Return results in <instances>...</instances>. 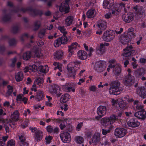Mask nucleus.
I'll list each match as a JSON object with an SVG mask.
<instances>
[{
	"label": "nucleus",
	"mask_w": 146,
	"mask_h": 146,
	"mask_svg": "<svg viewBox=\"0 0 146 146\" xmlns=\"http://www.w3.org/2000/svg\"><path fill=\"white\" fill-rule=\"evenodd\" d=\"M127 124L130 127H135L139 126L140 125V123L133 118L128 121Z\"/></svg>",
	"instance_id": "obj_18"
},
{
	"label": "nucleus",
	"mask_w": 146,
	"mask_h": 146,
	"mask_svg": "<svg viewBox=\"0 0 146 146\" xmlns=\"http://www.w3.org/2000/svg\"><path fill=\"white\" fill-rule=\"evenodd\" d=\"M121 9L119 8H117L113 9L112 11V14L114 15H117L121 11Z\"/></svg>",
	"instance_id": "obj_53"
},
{
	"label": "nucleus",
	"mask_w": 146,
	"mask_h": 146,
	"mask_svg": "<svg viewBox=\"0 0 146 146\" xmlns=\"http://www.w3.org/2000/svg\"><path fill=\"white\" fill-rule=\"evenodd\" d=\"M127 133V131L125 128H116L114 135L117 138L123 137Z\"/></svg>",
	"instance_id": "obj_4"
},
{
	"label": "nucleus",
	"mask_w": 146,
	"mask_h": 146,
	"mask_svg": "<svg viewBox=\"0 0 146 146\" xmlns=\"http://www.w3.org/2000/svg\"><path fill=\"white\" fill-rule=\"evenodd\" d=\"M84 139L81 136L76 137L75 138L76 142L78 144H81L83 142Z\"/></svg>",
	"instance_id": "obj_43"
},
{
	"label": "nucleus",
	"mask_w": 146,
	"mask_h": 146,
	"mask_svg": "<svg viewBox=\"0 0 146 146\" xmlns=\"http://www.w3.org/2000/svg\"><path fill=\"white\" fill-rule=\"evenodd\" d=\"M126 35L129 38L130 41L133 38L135 37L136 36L134 32L127 33Z\"/></svg>",
	"instance_id": "obj_54"
},
{
	"label": "nucleus",
	"mask_w": 146,
	"mask_h": 146,
	"mask_svg": "<svg viewBox=\"0 0 146 146\" xmlns=\"http://www.w3.org/2000/svg\"><path fill=\"white\" fill-rule=\"evenodd\" d=\"M42 56V54L41 53V50L40 49H38L35 52V56L40 57Z\"/></svg>",
	"instance_id": "obj_46"
},
{
	"label": "nucleus",
	"mask_w": 146,
	"mask_h": 146,
	"mask_svg": "<svg viewBox=\"0 0 146 146\" xmlns=\"http://www.w3.org/2000/svg\"><path fill=\"white\" fill-rule=\"evenodd\" d=\"M23 97L22 95L20 94L17 96L16 100L18 101H21V100Z\"/></svg>",
	"instance_id": "obj_63"
},
{
	"label": "nucleus",
	"mask_w": 146,
	"mask_h": 146,
	"mask_svg": "<svg viewBox=\"0 0 146 146\" xmlns=\"http://www.w3.org/2000/svg\"><path fill=\"white\" fill-rule=\"evenodd\" d=\"M123 20L126 23H130L133 19V15L132 14H128L126 15L123 16Z\"/></svg>",
	"instance_id": "obj_19"
},
{
	"label": "nucleus",
	"mask_w": 146,
	"mask_h": 146,
	"mask_svg": "<svg viewBox=\"0 0 146 146\" xmlns=\"http://www.w3.org/2000/svg\"><path fill=\"white\" fill-rule=\"evenodd\" d=\"M37 69L36 66L35 65L30 66L29 67H26L24 69V71L25 73L29 72L30 73L35 72Z\"/></svg>",
	"instance_id": "obj_22"
},
{
	"label": "nucleus",
	"mask_w": 146,
	"mask_h": 146,
	"mask_svg": "<svg viewBox=\"0 0 146 146\" xmlns=\"http://www.w3.org/2000/svg\"><path fill=\"white\" fill-rule=\"evenodd\" d=\"M104 45L103 43L101 44L97 50V53L99 54H102L104 52Z\"/></svg>",
	"instance_id": "obj_40"
},
{
	"label": "nucleus",
	"mask_w": 146,
	"mask_h": 146,
	"mask_svg": "<svg viewBox=\"0 0 146 146\" xmlns=\"http://www.w3.org/2000/svg\"><path fill=\"white\" fill-rule=\"evenodd\" d=\"M133 47L132 46H129L123 49L124 52L123 54V56L125 57H129L132 55V54L134 53L135 51L132 50Z\"/></svg>",
	"instance_id": "obj_9"
},
{
	"label": "nucleus",
	"mask_w": 146,
	"mask_h": 146,
	"mask_svg": "<svg viewBox=\"0 0 146 146\" xmlns=\"http://www.w3.org/2000/svg\"><path fill=\"white\" fill-rule=\"evenodd\" d=\"M113 0H104L103 6L105 8L109 9L113 5Z\"/></svg>",
	"instance_id": "obj_23"
},
{
	"label": "nucleus",
	"mask_w": 146,
	"mask_h": 146,
	"mask_svg": "<svg viewBox=\"0 0 146 146\" xmlns=\"http://www.w3.org/2000/svg\"><path fill=\"white\" fill-rule=\"evenodd\" d=\"M8 90L6 95H10L13 91V88L12 86L9 85L7 86Z\"/></svg>",
	"instance_id": "obj_52"
},
{
	"label": "nucleus",
	"mask_w": 146,
	"mask_h": 146,
	"mask_svg": "<svg viewBox=\"0 0 146 146\" xmlns=\"http://www.w3.org/2000/svg\"><path fill=\"white\" fill-rule=\"evenodd\" d=\"M96 12L95 10H90L87 13V17L88 18L94 17L96 15Z\"/></svg>",
	"instance_id": "obj_32"
},
{
	"label": "nucleus",
	"mask_w": 146,
	"mask_h": 146,
	"mask_svg": "<svg viewBox=\"0 0 146 146\" xmlns=\"http://www.w3.org/2000/svg\"><path fill=\"white\" fill-rule=\"evenodd\" d=\"M79 92V94L82 96L84 95L85 94V90L83 89L82 88H80V89Z\"/></svg>",
	"instance_id": "obj_64"
},
{
	"label": "nucleus",
	"mask_w": 146,
	"mask_h": 146,
	"mask_svg": "<svg viewBox=\"0 0 146 146\" xmlns=\"http://www.w3.org/2000/svg\"><path fill=\"white\" fill-rule=\"evenodd\" d=\"M70 119L68 118L64 120V121H62L60 124V128H64L65 127H68L67 125L69 124V121Z\"/></svg>",
	"instance_id": "obj_36"
},
{
	"label": "nucleus",
	"mask_w": 146,
	"mask_h": 146,
	"mask_svg": "<svg viewBox=\"0 0 146 146\" xmlns=\"http://www.w3.org/2000/svg\"><path fill=\"white\" fill-rule=\"evenodd\" d=\"M70 98V96L69 94H65L61 96L60 101L61 103H64L68 101Z\"/></svg>",
	"instance_id": "obj_26"
},
{
	"label": "nucleus",
	"mask_w": 146,
	"mask_h": 146,
	"mask_svg": "<svg viewBox=\"0 0 146 146\" xmlns=\"http://www.w3.org/2000/svg\"><path fill=\"white\" fill-rule=\"evenodd\" d=\"M120 40L121 42L123 44H127L130 41L127 35L124 34L120 36Z\"/></svg>",
	"instance_id": "obj_24"
},
{
	"label": "nucleus",
	"mask_w": 146,
	"mask_h": 146,
	"mask_svg": "<svg viewBox=\"0 0 146 146\" xmlns=\"http://www.w3.org/2000/svg\"><path fill=\"white\" fill-rule=\"evenodd\" d=\"M134 107L137 109L141 111H143L144 110L143 105H141L138 101H135L134 102Z\"/></svg>",
	"instance_id": "obj_35"
},
{
	"label": "nucleus",
	"mask_w": 146,
	"mask_h": 146,
	"mask_svg": "<svg viewBox=\"0 0 146 146\" xmlns=\"http://www.w3.org/2000/svg\"><path fill=\"white\" fill-rule=\"evenodd\" d=\"M60 137L64 143H69L71 141L70 135L68 132L64 131L61 133L60 135Z\"/></svg>",
	"instance_id": "obj_6"
},
{
	"label": "nucleus",
	"mask_w": 146,
	"mask_h": 146,
	"mask_svg": "<svg viewBox=\"0 0 146 146\" xmlns=\"http://www.w3.org/2000/svg\"><path fill=\"white\" fill-rule=\"evenodd\" d=\"M19 115L18 111L17 110L15 111L11 114V119L13 121H17L19 119Z\"/></svg>",
	"instance_id": "obj_27"
},
{
	"label": "nucleus",
	"mask_w": 146,
	"mask_h": 146,
	"mask_svg": "<svg viewBox=\"0 0 146 146\" xmlns=\"http://www.w3.org/2000/svg\"><path fill=\"white\" fill-rule=\"evenodd\" d=\"M77 55L80 59L82 60L86 59L88 56L87 53L83 50H79L77 52Z\"/></svg>",
	"instance_id": "obj_16"
},
{
	"label": "nucleus",
	"mask_w": 146,
	"mask_h": 146,
	"mask_svg": "<svg viewBox=\"0 0 146 146\" xmlns=\"http://www.w3.org/2000/svg\"><path fill=\"white\" fill-rule=\"evenodd\" d=\"M67 70L69 73H73V74L72 76L73 79L75 78V72L76 71V66L75 63L71 62L69 63L67 66Z\"/></svg>",
	"instance_id": "obj_7"
},
{
	"label": "nucleus",
	"mask_w": 146,
	"mask_h": 146,
	"mask_svg": "<svg viewBox=\"0 0 146 146\" xmlns=\"http://www.w3.org/2000/svg\"><path fill=\"white\" fill-rule=\"evenodd\" d=\"M16 41L15 39H12L10 40L9 42V44L11 46H13L15 44Z\"/></svg>",
	"instance_id": "obj_62"
},
{
	"label": "nucleus",
	"mask_w": 146,
	"mask_h": 146,
	"mask_svg": "<svg viewBox=\"0 0 146 146\" xmlns=\"http://www.w3.org/2000/svg\"><path fill=\"white\" fill-rule=\"evenodd\" d=\"M40 22L39 21H36L34 24V30H36L38 29L40 27Z\"/></svg>",
	"instance_id": "obj_45"
},
{
	"label": "nucleus",
	"mask_w": 146,
	"mask_h": 146,
	"mask_svg": "<svg viewBox=\"0 0 146 146\" xmlns=\"http://www.w3.org/2000/svg\"><path fill=\"white\" fill-rule=\"evenodd\" d=\"M58 28L61 32L63 33V35L67 34V32L66 31V29L64 26H59Z\"/></svg>",
	"instance_id": "obj_44"
},
{
	"label": "nucleus",
	"mask_w": 146,
	"mask_h": 146,
	"mask_svg": "<svg viewBox=\"0 0 146 146\" xmlns=\"http://www.w3.org/2000/svg\"><path fill=\"white\" fill-rule=\"evenodd\" d=\"M112 14L110 12H108L105 15V17L106 19H109L112 17Z\"/></svg>",
	"instance_id": "obj_61"
},
{
	"label": "nucleus",
	"mask_w": 146,
	"mask_h": 146,
	"mask_svg": "<svg viewBox=\"0 0 146 146\" xmlns=\"http://www.w3.org/2000/svg\"><path fill=\"white\" fill-rule=\"evenodd\" d=\"M45 31L44 30H41L40 32L38 34L40 38H42L45 34Z\"/></svg>",
	"instance_id": "obj_59"
},
{
	"label": "nucleus",
	"mask_w": 146,
	"mask_h": 146,
	"mask_svg": "<svg viewBox=\"0 0 146 146\" xmlns=\"http://www.w3.org/2000/svg\"><path fill=\"white\" fill-rule=\"evenodd\" d=\"M16 61V59L15 58H14L11 60V63L10 64L11 67H13L15 66Z\"/></svg>",
	"instance_id": "obj_60"
},
{
	"label": "nucleus",
	"mask_w": 146,
	"mask_h": 146,
	"mask_svg": "<svg viewBox=\"0 0 146 146\" xmlns=\"http://www.w3.org/2000/svg\"><path fill=\"white\" fill-rule=\"evenodd\" d=\"M52 136L49 135L47 136L45 138V139L46 140V143L47 144H50L51 142V140L52 139Z\"/></svg>",
	"instance_id": "obj_55"
},
{
	"label": "nucleus",
	"mask_w": 146,
	"mask_h": 146,
	"mask_svg": "<svg viewBox=\"0 0 146 146\" xmlns=\"http://www.w3.org/2000/svg\"><path fill=\"white\" fill-rule=\"evenodd\" d=\"M92 31L91 29H88L83 32V34L87 37L89 36L91 34Z\"/></svg>",
	"instance_id": "obj_50"
},
{
	"label": "nucleus",
	"mask_w": 146,
	"mask_h": 146,
	"mask_svg": "<svg viewBox=\"0 0 146 146\" xmlns=\"http://www.w3.org/2000/svg\"><path fill=\"white\" fill-rule=\"evenodd\" d=\"M100 140V132H96L92 137V142L94 145H96L99 143Z\"/></svg>",
	"instance_id": "obj_12"
},
{
	"label": "nucleus",
	"mask_w": 146,
	"mask_h": 146,
	"mask_svg": "<svg viewBox=\"0 0 146 146\" xmlns=\"http://www.w3.org/2000/svg\"><path fill=\"white\" fill-rule=\"evenodd\" d=\"M97 87L95 85L90 86L89 87V90L93 92H95L96 91Z\"/></svg>",
	"instance_id": "obj_57"
},
{
	"label": "nucleus",
	"mask_w": 146,
	"mask_h": 146,
	"mask_svg": "<svg viewBox=\"0 0 146 146\" xmlns=\"http://www.w3.org/2000/svg\"><path fill=\"white\" fill-rule=\"evenodd\" d=\"M69 0H66L64 3H62L60 6L59 10L61 12L66 13L69 11L68 2Z\"/></svg>",
	"instance_id": "obj_8"
},
{
	"label": "nucleus",
	"mask_w": 146,
	"mask_h": 146,
	"mask_svg": "<svg viewBox=\"0 0 146 146\" xmlns=\"http://www.w3.org/2000/svg\"><path fill=\"white\" fill-rule=\"evenodd\" d=\"M49 92L52 95H56L59 97L61 94L60 93V90L58 86L56 85H53L49 88Z\"/></svg>",
	"instance_id": "obj_5"
},
{
	"label": "nucleus",
	"mask_w": 146,
	"mask_h": 146,
	"mask_svg": "<svg viewBox=\"0 0 146 146\" xmlns=\"http://www.w3.org/2000/svg\"><path fill=\"white\" fill-rule=\"evenodd\" d=\"M119 104L120 108L122 109H125L127 108V105L123 101H120Z\"/></svg>",
	"instance_id": "obj_47"
},
{
	"label": "nucleus",
	"mask_w": 146,
	"mask_h": 146,
	"mask_svg": "<svg viewBox=\"0 0 146 146\" xmlns=\"http://www.w3.org/2000/svg\"><path fill=\"white\" fill-rule=\"evenodd\" d=\"M107 111L106 107L105 106H100L97 108V113L100 117H102L105 115Z\"/></svg>",
	"instance_id": "obj_11"
},
{
	"label": "nucleus",
	"mask_w": 146,
	"mask_h": 146,
	"mask_svg": "<svg viewBox=\"0 0 146 146\" xmlns=\"http://www.w3.org/2000/svg\"><path fill=\"white\" fill-rule=\"evenodd\" d=\"M15 78L17 82H20L22 80L23 78V75L22 72H20L15 75Z\"/></svg>",
	"instance_id": "obj_33"
},
{
	"label": "nucleus",
	"mask_w": 146,
	"mask_h": 146,
	"mask_svg": "<svg viewBox=\"0 0 146 146\" xmlns=\"http://www.w3.org/2000/svg\"><path fill=\"white\" fill-rule=\"evenodd\" d=\"M62 44H66L68 41L67 37L65 35H64L60 38H59Z\"/></svg>",
	"instance_id": "obj_41"
},
{
	"label": "nucleus",
	"mask_w": 146,
	"mask_h": 146,
	"mask_svg": "<svg viewBox=\"0 0 146 146\" xmlns=\"http://www.w3.org/2000/svg\"><path fill=\"white\" fill-rule=\"evenodd\" d=\"M62 44L59 38H57L54 41V45L55 47H57Z\"/></svg>",
	"instance_id": "obj_49"
},
{
	"label": "nucleus",
	"mask_w": 146,
	"mask_h": 146,
	"mask_svg": "<svg viewBox=\"0 0 146 146\" xmlns=\"http://www.w3.org/2000/svg\"><path fill=\"white\" fill-rule=\"evenodd\" d=\"M120 83L117 80L112 82L110 84L111 87L109 89L110 94L117 95L119 94L122 89L120 87Z\"/></svg>",
	"instance_id": "obj_1"
},
{
	"label": "nucleus",
	"mask_w": 146,
	"mask_h": 146,
	"mask_svg": "<svg viewBox=\"0 0 146 146\" xmlns=\"http://www.w3.org/2000/svg\"><path fill=\"white\" fill-rule=\"evenodd\" d=\"M105 62H102L101 61L96 62L95 64V67L96 70L100 72H102L105 69Z\"/></svg>",
	"instance_id": "obj_14"
},
{
	"label": "nucleus",
	"mask_w": 146,
	"mask_h": 146,
	"mask_svg": "<svg viewBox=\"0 0 146 146\" xmlns=\"http://www.w3.org/2000/svg\"><path fill=\"white\" fill-rule=\"evenodd\" d=\"M44 93L42 91H39L36 94L35 97L37 101L42 100L43 98Z\"/></svg>",
	"instance_id": "obj_34"
},
{
	"label": "nucleus",
	"mask_w": 146,
	"mask_h": 146,
	"mask_svg": "<svg viewBox=\"0 0 146 146\" xmlns=\"http://www.w3.org/2000/svg\"><path fill=\"white\" fill-rule=\"evenodd\" d=\"M53 65L56 67H55L54 68V70H55L56 69H59V70L62 72V65L59 63H57V62H54Z\"/></svg>",
	"instance_id": "obj_42"
},
{
	"label": "nucleus",
	"mask_w": 146,
	"mask_h": 146,
	"mask_svg": "<svg viewBox=\"0 0 146 146\" xmlns=\"http://www.w3.org/2000/svg\"><path fill=\"white\" fill-rule=\"evenodd\" d=\"M115 36V33L112 31L109 30L104 33L103 38L105 41H110L114 39Z\"/></svg>",
	"instance_id": "obj_3"
},
{
	"label": "nucleus",
	"mask_w": 146,
	"mask_h": 146,
	"mask_svg": "<svg viewBox=\"0 0 146 146\" xmlns=\"http://www.w3.org/2000/svg\"><path fill=\"white\" fill-rule=\"evenodd\" d=\"M146 71L143 68H140L134 72V74L137 76L143 75L145 73Z\"/></svg>",
	"instance_id": "obj_28"
},
{
	"label": "nucleus",
	"mask_w": 146,
	"mask_h": 146,
	"mask_svg": "<svg viewBox=\"0 0 146 146\" xmlns=\"http://www.w3.org/2000/svg\"><path fill=\"white\" fill-rule=\"evenodd\" d=\"M31 53L30 51H27L24 53L23 56V58L25 60H27L31 58Z\"/></svg>",
	"instance_id": "obj_39"
},
{
	"label": "nucleus",
	"mask_w": 146,
	"mask_h": 146,
	"mask_svg": "<svg viewBox=\"0 0 146 146\" xmlns=\"http://www.w3.org/2000/svg\"><path fill=\"white\" fill-rule=\"evenodd\" d=\"M135 116L137 118L144 119L146 118V111L143 112L142 111H140L135 113Z\"/></svg>",
	"instance_id": "obj_20"
},
{
	"label": "nucleus",
	"mask_w": 146,
	"mask_h": 146,
	"mask_svg": "<svg viewBox=\"0 0 146 146\" xmlns=\"http://www.w3.org/2000/svg\"><path fill=\"white\" fill-rule=\"evenodd\" d=\"M117 119V116L114 115H112L109 117L103 118L101 120V122L104 126L108 127L114 123Z\"/></svg>",
	"instance_id": "obj_2"
},
{
	"label": "nucleus",
	"mask_w": 146,
	"mask_h": 146,
	"mask_svg": "<svg viewBox=\"0 0 146 146\" xmlns=\"http://www.w3.org/2000/svg\"><path fill=\"white\" fill-rule=\"evenodd\" d=\"M38 69L41 72L46 73L48 72V68L47 66H40L39 67Z\"/></svg>",
	"instance_id": "obj_38"
},
{
	"label": "nucleus",
	"mask_w": 146,
	"mask_h": 146,
	"mask_svg": "<svg viewBox=\"0 0 146 146\" xmlns=\"http://www.w3.org/2000/svg\"><path fill=\"white\" fill-rule=\"evenodd\" d=\"M63 52L62 50L56 51L54 54V57L55 59H60L63 57Z\"/></svg>",
	"instance_id": "obj_30"
},
{
	"label": "nucleus",
	"mask_w": 146,
	"mask_h": 146,
	"mask_svg": "<svg viewBox=\"0 0 146 146\" xmlns=\"http://www.w3.org/2000/svg\"><path fill=\"white\" fill-rule=\"evenodd\" d=\"M63 90L66 92H70L72 91L73 92H74L75 89L71 86V84L70 83H66L65 85L62 86Z\"/></svg>",
	"instance_id": "obj_13"
},
{
	"label": "nucleus",
	"mask_w": 146,
	"mask_h": 146,
	"mask_svg": "<svg viewBox=\"0 0 146 146\" xmlns=\"http://www.w3.org/2000/svg\"><path fill=\"white\" fill-rule=\"evenodd\" d=\"M120 99L119 100H115L113 99H112L111 102H112V105L113 106L117 105V103L119 102H120Z\"/></svg>",
	"instance_id": "obj_58"
},
{
	"label": "nucleus",
	"mask_w": 146,
	"mask_h": 146,
	"mask_svg": "<svg viewBox=\"0 0 146 146\" xmlns=\"http://www.w3.org/2000/svg\"><path fill=\"white\" fill-rule=\"evenodd\" d=\"M136 93L143 98H145L146 91L143 87H138L136 90Z\"/></svg>",
	"instance_id": "obj_10"
},
{
	"label": "nucleus",
	"mask_w": 146,
	"mask_h": 146,
	"mask_svg": "<svg viewBox=\"0 0 146 146\" xmlns=\"http://www.w3.org/2000/svg\"><path fill=\"white\" fill-rule=\"evenodd\" d=\"M134 77L131 75H128L126 77V80L124 81L125 84L127 86L131 85L134 83Z\"/></svg>",
	"instance_id": "obj_15"
},
{
	"label": "nucleus",
	"mask_w": 146,
	"mask_h": 146,
	"mask_svg": "<svg viewBox=\"0 0 146 146\" xmlns=\"http://www.w3.org/2000/svg\"><path fill=\"white\" fill-rule=\"evenodd\" d=\"M78 47H79V46L76 42H73L69 46L68 49V51L69 52V55H71L73 54L74 52L72 50L76 49Z\"/></svg>",
	"instance_id": "obj_17"
},
{
	"label": "nucleus",
	"mask_w": 146,
	"mask_h": 146,
	"mask_svg": "<svg viewBox=\"0 0 146 146\" xmlns=\"http://www.w3.org/2000/svg\"><path fill=\"white\" fill-rule=\"evenodd\" d=\"M19 139L20 140L21 142H23L25 141L26 139L25 134L22 133L19 136Z\"/></svg>",
	"instance_id": "obj_51"
},
{
	"label": "nucleus",
	"mask_w": 146,
	"mask_h": 146,
	"mask_svg": "<svg viewBox=\"0 0 146 146\" xmlns=\"http://www.w3.org/2000/svg\"><path fill=\"white\" fill-rule=\"evenodd\" d=\"M113 73L116 76L119 75L121 72V68L118 65L116 64L113 66Z\"/></svg>",
	"instance_id": "obj_31"
},
{
	"label": "nucleus",
	"mask_w": 146,
	"mask_h": 146,
	"mask_svg": "<svg viewBox=\"0 0 146 146\" xmlns=\"http://www.w3.org/2000/svg\"><path fill=\"white\" fill-rule=\"evenodd\" d=\"M43 137V133L40 130H37L35 132V138L37 141H40Z\"/></svg>",
	"instance_id": "obj_21"
},
{
	"label": "nucleus",
	"mask_w": 146,
	"mask_h": 146,
	"mask_svg": "<svg viewBox=\"0 0 146 146\" xmlns=\"http://www.w3.org/2000/svg\"><path fill=\"white\" fill-rule=\"evenodd\" d=\"M74 18L73 16H69L65 20V25L66 26H70L72 23Z\"/></svg>",
	"instance_id": "obj_29"
},
{
	"label": "nucleus",
	"mask_w": 146,
	"mask_h": 146,
	"mask_svg": "<svg viewBox=\"0 0 146 146\" xmlns=\"http://www.w3.org/2000/svg\"><path fill=\"white\" fill-rule=\"evenodd\" d=\"M92 131L91 130L85 132V135L88 138H90L92 134Z\"/></svg>",
	"instance_id": "obj_56"
},
{
	"label": "nucleus",
	"mask_w": 146,
	"mask_h": 146,
	"mask_svg": "<svg viewBox=\"0 0 146 146\" xmlns=\"http://www.w3.org/2000/svg\"><path fill=\"white\" fill-rule=\"evenodd\" d=\"M15 141L14 139H11L8 141L7 146H15Z\"/></svg>",
	"instance_id": "obj_48"
},
{
	"label": "nucleus",
	"mask_w": 146,
	"mask_h": 146,
	"mask_svg": "<svg viewBox=\"0 0 146 146\" xmlns=\"http://www.w3.org/2000/svg\"><path fill=\"white\" fill-rule=\"evenodd\" d=\"M43 82L44 81L43 78L39 77H37L34 81V83L38 85L40 87H42L41 84H43Z\"/></svg>",
	"instance_id": "obj_37"
},
{
	"label": "nucleus",
	"mask_w": 146,
	"mask_h": 146,
	"mask_svg": "<svg viewBox=\"0 0 146 146\" xmlns=\"http://www.w3.org/2000/svg\"><path fill=\"white\" fill-rule=\"evenodd\" d=\"M97 25L98 28L100 29H105L106 27V22L103 20H100L98 21Z\"/></svg>",
	"instance_id": "obj_25"
}]
</instances>
